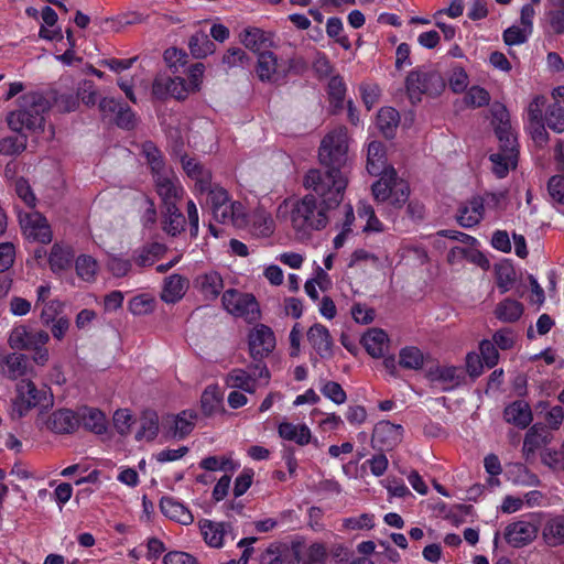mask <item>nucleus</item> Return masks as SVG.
<instances>
[{
	"label": "nucleus",
	"mask_w": 564,
	"mask_h": 564,
	"mask_svg": "<svg viewBox=\"0 0 564 564\" xmlns=\"http://www.w3.org/2000/svg\"><path fill=\"white\" fill-rule=\"evenodd\" d=\"M304 186L319 196L321 202L315 195L306 194L302 198L285 199L278 208L279 217L289 214L291 227L301 239L327 227L329 212L337 208L343 200L345 181L340 177H324L322 171L311 170L304 177Z\"/></svg>",
	"instance_id": "1"
},
{
	"label": "nucleus",
	"mask_w": 564,
	"mask_h": 564,
	"mask_svg": "<svg viewBox=\"0 0 564 564\" xmlns=\"http://www.w3.org/2000/svg\"><path fill=\"white\" fill-rule=\"evenodd\" d=\"M348 135L345 128L329 132L322 141L318 156L321 163L327 169L322 176L332 180L344 178L345 188L348 185Z\"/></svg>",
	"instance_id": "2"
},
{
	"label": "nucleus",
	"mask_w": 564,
	"mask_h": 564,
	"mask_svg": "<svg viewBox=\"0 0 564 564\" xmlns=\"http://www.w3.org/2000/svg\"><path fill=\"white\" fill-rule=\"evenodd\" d=\"M53 404L54 394L46 384L39 387L31 379H21L14 387L12 413L18 417L25 416L33 409L48 411Z\"/></svg>",
	"instance_id": "3"
},
{
	"label": "nucleus",
	"mask_w": 564,
	"mask_h": 564,
	"mask_svg": "<svg viewBox=\"0 0 564 564\" xmlns=\"http://www.w3.org/2000/svg\"><path fill=\"white\" fill-rule=\"evenodd\" d=\"M47 108V101L39 93L24 94L19 100V109L8 113L7 122L11 130L37 131L44 126L43 113Z\"/></svg>",
	"instance_id": "4"
},
{
	"label": "nucleus",
	"mask_w": 564,
	"mask_h": 564,
	"mask_svg": "<svg viewBox=\"0 0 564 564\" xmlns=\"http://www.w3.org/2000/svg\"><path fill=\"white\" fill-rule=\"evenodd\" d=\"M378 176L379 180L371 186L375 200L394 209L402 208L410 196L408 182L398 175L395 169H388Z\"/></svg>",
	"instance_id": "5"
},
{
	"label": "nucleus",
	"mask_w": 564,
	"mask_h": 564,
	"mask_svg": "<svg viewBox=\"0 0 564 564\" xmlns=\"http://www.w3.org/2000/svg\"><path fill=\"white\" fill-rule=\"evenodd\" d=\"M250 369L251 372L240 368L230 370L225 378L226 386L252 394L257 391L261 381L262 384L269 383L270 372L267 366L258 364L250 367Z\"/></svg>",
	"instance_id": "6"
},
{
	"label": "nucleus",
	"mask_w": 564,
	"mask_h": 564,
	"mask_svg": "<svg viewBox=\"0 0 564 564\" xmlns=\"http://www.w3.org/2000/svg\"><path fill=\"white\" fill-rule=\"evenodd\" d=\"M540 525V516L538 513H529L506 527L505 539L513 547L524 546L536 538Z\"/></svg>",
	"instance_id": "7"
},
{
	"label": "nucleus",
	"mask_w": 564,
	"mask_h": 564,
	"mask_svg": "<svg viewBox=\"0 0 564 564\" xmlns=\"http://www.w3.org/2000/svg\"><path fill=\"white\" fill-rule=\"evenodd\" d=\"M224 308L236 317H242L247 322L259 318V305L254 296L240 293L236 290H227L221 297Z\"/></svg>",
	"instance_id": "8"
},
{
	"label": "nucleus",
	"mask_w": 564,
	"mask_h": 564,
	"mask_svg": "<svg viewBox=\"0 0 564 564\" xmlns=\"http://www.w3.org/2000/svg\"><path fill=\"white\" fill-rule=\"evenodd\" d=\"M197 413L184 410L178 414H166L162 417V436L165 440H184L195 426Z\"/></svg>",
	"instance_id": "9"
},
{
	"label": "nucleus",
	"mask_w": 564,
	"mask_h": 564,
	"mask_svg": "<svg viewBox=\"0 0 564 564\" xmlns=\"http://www.w3.org/2000/svg\"><path fill=\"white\" fill-rule=\"evenodd\" d=\"M276 339L271 327L264 324L254 325L248 334V347L252 359L262 360L275 348Z\"/></svg>",
	"instance_id": "10"
},
{
	"label": "nucleus",
	"mask_w": 564,
	"mask_h": 564,
	"mask_svg": "<svg viewBox=\"0 0 564 564\" xmlns=\"http://www.w3.org/2000/svg\"><path fill=\"white\" fill-rule=\"evenodd\" d=\"M20 225L25 237L30 240L41 243L52 241V230L46 218L39 212H29L19 214Z\"/></svg>",
	"instance_id": "11"
},
{
	"label": "nucleus",
	"mask_w": 564,
	"mask_h": 564,
	"mask_svg": "<svg viewBox=\"0 0 564 564\" xmlns=\"http://www.w3.org/2000/svg\"><path fill=\"white\" fill-rule=\"evenodd\" d=\"M50 341V335L45 330H32L24 325L15 326L11 329L8 344L12 349L30 350L37 345H46Z\"/></svg>",
	"instance_id": "12"
},
{
	"label": "nucleus",
	"mask_w": 564,
	"mask_h": 564,
	"mask_svg": "<svg viewBox=\"0 0 564 564\" xmlns=\"http://www.w3.org/2000/svg\"><path fill=\"white\" fill-rule=\"evenodd\" d=\"M518 156L519 150L517 142L499 143V150L489 156L494 174L499 178L506 177L510 170L517 167Z\"/></svg>",
	"instance_id": "13"
},
{
	"label": "nucleus",
	"mask_w": 564,
	"mask_h": 564,
	"mask_svg": "<svg viewBox=\"0 0 564 564\" xmlns=\"http://www.w3.org/2000/svg\"><path fill=\"white\" fill-rule=\"evenodd\" d=\"M442 87V78L435 73L411 72L406 77V89L411 98L419 99L422 94H437Z\"/></svg>",
	"instance_id": "14"
},
{
	"label": "nucleus",
	"mask_w": 564,
	"mask_h": 564,
	"mask_svg": "<svg viewBox=\"0 0 564 564\" xmlns=\"http://www.w3.org/2000/svg\"><path fill=\"white\" fill-rule=\"evenodd\" d=\"M156 192L164 206L177 204L184 194V189L177 177L167 169L153 175Z\"/></svg>",
	"instance_id": "15"
},
{
	"label": "nucleus",
	"mask_w": 564,
	"mask_h": 564,
	"mask_svg": "<svg viewBox=\"0 0 564 564\" xmlns=\"http://www.w3.org/2000/svg\"><path fill=\"white\" fill-rule=\"evenodd\" d=\"M186 82L183 78H172L165 74L156 75L152 85V94L158 99L172 97L183 100L186 98Z\"/></svg>",
	"instance_id": "16"
},
{
	"label": "nucleus",
	"mask_w": 564,
	"mask_h": 564,
	"mask_svg": "<svg viewBox=\"0 0 564 564\" xmlns=\"http://www.w3.org/2000/svg\"><path fill=\"white\" fill-rule=\"evenodd\" d=\"M0 373L10 380L24 379L33 373V367L26 355L9 352L0 356Z\"/></svg>",
	"instance_id": "17"
},
{
	"label": "nucleus",
	"mask_w": 564,
	"mask_h": 564,
	"mask_svg": "<svg viewBox=\"0 0 564 564\" xmlns=\"http://www.w3.org/2000/svg\"><path fill=\"white\" fill-rule=\"evenodd\" d=\"M198 528L205 543L209 547L220 549L225 544V539L231 532V525L227 522H217L209 519L198 521Z\"/></svg>",
	"instance_id": "18"
},
{
	"label": "nucleus",
	"mask_w": 564,
	"mask_h": 564,
	"mask_svg": "<svg viewBox=\"0 0 564 564\" xmlns=\"http://www.w3.org/2000/svg\"><path fill=\"white\" fill-rule=\"evenodd\" d=\"M243 228L253 237L268 238L275 230V221L268 210L257 208L251 214H247V224Z\"/></svg>",
	"instance_id": "19"
},
{
	"label": "nucleus",
	"mask_w": 564,
	"mask_h": 564,
	"mask_svg": "<svg viewBox=\"0 0 564 564\" xmlns=\"http://www.w3.org/2000/svg\"><path fill=\"white\" fill-rule=\"evenodd\" d=\"M278 435L282 440L293 442L299 446H305L312 442L318 445V441L313 440L312 431L305 423L282 421L278 424Z\"/></svg>",
	"instance_id": "20"
},
{
	"label": "nucleus",
	"mask_w": 564,
	"mask_h": 564,
	"mask_svg": "<svg viewBox=\"0 0 564 564\" xmlns=\"http://www.w3.org/2000/svg\"><path fill=\"white\" fill-rule=\"evenodd\" d=\"M552 441L547 429L541 424L532 425L525 433L522 446V454L527 462H531L535 453Z\"/></svg>",
	"instance_id": "21"
},
{
	"label": "nucleus",
	"mask_w": 564,
	"mask_h": 564,
	"mask_svg": "<svg viewBox=\"0 0 564 564\" xmlns=\"http://www.w3.org/2000/svg\"><path fill=\"white\" fill-rule=\"evenodd\" d=\"M484 215V199L481 196H473L460 205L456 219L462 227L471 228L481 221Z\"/></svg>",
	"instance_id": "22"
},
{
	"label": "nucleus",
	"mask_w": 564,
	"mask_h": 564,
	"mask_svg": "<svg viewBox=\"0 0 564 564\" xmlns=\"http://www.w3.org/2000/svg\"><path fill=\"white\" fill-rule=\"evenodd\" d=\"M214 218L225 225H232L237 228L247 224V213L242 203L230 200L226 205L218 206L213 212Z\"/></svg>",
	"instance_id": "23"
},
{
	"label": "nucleus",
	"mask_w": 564,
	"mask_h": 564,
	"mask_svg": "<svg viewBox=\"0 0 564 564\" xmlns=\"http://www.w3.org/2000/svg\"><path fill=\"white\" fill-rule=\"evenodd\" d=\"M503 419L518 429H527L533 421V413L525 400H516L506 405Z\"/></svg>",
	"instance_id": "24"
},
{
	"label": "nucleus",
	"mask_w": 564,
	"mask_h": 564,
	"mask_svg": "<svg viewBox=\"0 0 564 564\" xmlns=\"http://www.w3.org/2000/svg\"><path fill=\"white\" fill-rule=\"evenodd\" d=\"M188 286L189 281L187 278L177 273L171 274L163 281L161 300L166 304H175L184 297Z\"/></svg>",
	"instance_id": "25"
},
{
	"label": "nucleus",
	"mask_w": 564,
	"mask_h": 564,
	"mask_svg": "<svg viewBox=\"0 0 564 564\" xmlns=\"http://www.w3.org/2000/svg\"><path fill=\"white\" fill-rule=\"evenodd\" d=\"M361 344L371 357L381 358L389 350L390 339L384 330L371 328L364 334Z\"/></svg>",
	"instance_id": "26"
},
{
	"label": "nucleus",
	"mask_w": 564,
	"mask_h": 564,
	"mask_svg": "<svg viewBox=\"0 0 564 564\" xmlns=\"http://www.w3.org/2000/svg\"><path fill=\"white\" fill-rule=\"evenodd\" d=\"M492 126L499 143L517 142L510 123V115L502 105H494L491 108Z\"/></svg>",
	"instance_id": "27"
},
{
	"label": "nucleus",
	"mask_w": 564,
	"mask_h": 564,
	"mask_svg": "<svg viewBox=\"0 0 564 564\" xmlns=\"http://www.w3.org/2000/svg\"><path fill=\"white\" fill-rule=\"evenodd\" d=\"M78 424L82 423L83 426L95 433V434H104L108 429V420L106 414L97 409L91 406H83L77 412Z\"/></svg>",
	"instance_id": "28"
},
{
	"label": "nucleus",
	"mask_w": 564,
	"mask_h": 564,
	"mask_svg": "<svg viewBox=\"0 0 564 564\" xmlns=\"http://www.w3.org/2000/svg\"><path fill=\"white\" fill-rule=\"evenodd\" d=\"M195 289L207 300L216 299L224 289V281L217 271L198 274L194 280Z\"/></svg>",
	"instance_id": "29"
},
{
	"label": "nucleus",
	"mask_w": 564,
	"mask_h": 564,
	"mask_svg": "<svg viewBox=\"0 0 564 564\" xmlns=\"http://www.w3.org/2000/svg\"><path fill=\"white\" fill-rule=\"evenodd\" d=\"M160 509L166 518L182 525H188L194 521L189 509L173 497H163L160 501Z\"/></svg>",
	"instance_id": "30"
},
{
	"label": "nucleus",
	"mask_w": 564,
	"mask_h": 564,
	"mask_svg": "<svg viewBox=\"0 0 564 564\" xmlns=\"http://www.w3.org/2000/svg\"><path fill=\"white\" fill-rule=\"evenodd\" d=\"M307 340L322 358H329L333 354V340L328 329L322 324H314L307 330Z\"/></svg>",
	"instance_id": "31"
},
{
	"label": "nucleus",
	"mask_w": 564,
	"mask_h": 564,
	"mask_svg": "<svg viewBox=\"0 0 564 564\" xmlns=\"http://www.w3.org/2000/svg\"><path fill=\"white\" fill-rule=\"evenodd\" d=\"M256 73L261 82H275L282 73L276 55L270 51L259 53Z\"/></svg>",
	"instance_id": "32"
},
{
	"label": "nucleus",
	"mask_w": 564,
	"mask_h": 564,
	"mask_svg": "<svg viewBox=\"0 0 564 564\" xmlns=\"http://www.w3.org/2000/svg\"><path fill=\"white\" fill-rule=\"evenodd\" d=\"M402 426L388 421L380 422L373 430V441L382 448L389 449L402 440Z\"/></svg>",
	"instance_id": "33"
},
{
	"label": "nucleus",
	"mask_w": 564,
	"mask_h": 564,
	"mask_svg": "<svg viewBox=\"0 0 564 564\" xmlns=\"http://www.w3.org/2000/svg\"><path fill=\"white\" fill-rule=\"evenodd\" d=\"M241 43L250 51L261 53V50L273 45L272 35L262 29L249 26L240 34Z\"/></svg>",
	"instance_id": "34"
},
{
	"label": "nucleus",
	"mask_w": 564,
	"mask_h": 564,
	"mask_svg": "<svg viewBox=\"0 0 564 564\" xmlns=\"http://www.w3.org/2000/svg\"><path fill=\"white\" fill-rule=\"evenodd\" d=\"M160 431L162 432V420L154 411H144L140 417L139 430L135 433L138 442H152L154 441Z\"/></svg>",
	"instance_id": "35"
},
{
	"label": "nucleus",
	"mask_w": 564,
	"mask_h": 564,
	"mask_svg": "<svg viewBox=\"0 0 564 564\" xmlns=\"http://www.w3.org/2000/svg\"><path fill=\"white\" fill-rule=\"evenodd\" d=\"M366 167L368 173L375 176L384 173L388 169H394L387 164L386 151L381 142L372 141L368 144Z\"/></svg>",
	"instance_id": "36"
},
{
	"label": "nucleus",
	"mask_w": 564,
	"mask_h": 564,
	"mask_svg": "<svg viewBox=\"0 0 564 564\" xmlns=\"http://www.w3.org/2000/svg\"><path fill=\"white\" fill-rule=\"evenodd\" d=\"M182 165L188 177L196 182L195 187L199 193H205L212 182V173L202 166L195 159L182 158Z\"/></svg>",
	"instance_id": "37"
},
{
	"label": "nucleus",
	"mask_w": 564,
	"mask_h": 564,
	"mask_svg": "<svg viewBox=\"0 0 564 564\" xmlns=\"http://www.w3.org/2000/svg\"><path fill=\"white\" fill-rule=\"evenodd\" d=\"M46 424L55 433H72L78 426L77 413L59 409L50 415Z\"/></svg>",
	"instance_id": "38"
},
{
	"label": "nucleus",
	"mask_w": 564,
	"mask_h": 564,
	"mask_svg": "<svg viewBox=\"0 0 564 564\" xmlns=\"http://www.w3.org/2000/svg\"><path fill=\"white\" fill-rule=\"evenodd\" d=\"M429 377L434 382L443 383L444 389L448 390L462 382L463 371L455 366H438L430 370Z\"/></svg>",
	"instance_id": "39"
},
{
	"label": "nucleus",
	"mask_w": 564,
	"mask_h": 564,
	"mask_svg": "<svg viewBox=\"0 0 564 564\" xmlns=\"http://www.w3.org/2000/svg\"><path fill=\"white\" fill-rule=\"evenodd\" d=\"M542 534L549 545H560L564 542V516H552L543 523Z\"/></svg>",
	"instance_id": "40"
},
{
	"label": "nucleus",
	"mask_w": 564,
	"mask_h": 564,
	"mask_svg": "<svg viewBox=\"0 0 564 564\" xmlns=\"http://www.w3.org/2000/svg\"><path fill=\"white\" fill-rule=\"evenodd\" d=\"M199 467L207 471H235L240 463L234 459L232 454L223 456H207L199 462Z\"/></svg>",
	"instance_id": "41"
},
{
	"label": "nucleus",
	"mask_w": 564,
	"mask_h": 564,
	"mask_svg": "<svg viewBox=\"0 0 564 564\" xmlns=\"http://www.w3.org/2000/svg\"><path fill=\"white\" fill-rule=\"evenodd\" d=\"M523 314V305L511 299L501 301L495 310L496 317L505 323H513L518 321Z\"/></svg>",
	"instance_id": "42"
},
{
	"label": "nucleus",
	"mask_w": 564,
	"mask_h": 564,
	"mask_svg": "<svg viewBox=\"0 0 564 564\" xmlns=\"http://www.w3.org/2000/svg\"><path fill=\"white\" fill-rule=\"evenodd\" d=\"M73 250L70 247H65L55 243L52 247L48 263L53 272L57 273L69 267L73 259Z\"/></svg>",
	"instance_id": "43"
},
{
	"label": "nucleus",
	"mask_w": 564,
	"mask_h": 564,
	"mask_svg": "<svg viewBox=\"0 0 564 564\" xmlns=\"http://www.w3.org/2000/svg\"><path fill=\"white\" fill-rule=\"evenodd\" d=\"M399 121V112L391 107L381 108L377 115V127L387 138L393 135Z\"/></svg>",
	"instance_id": "44"
},
{
	"label": "nucleus",
	"mask_w": 564,
	"mask_h": 564,
	"mask_svg": "<svg viewBox=\"0 0 564 564\" xmlns=\"http://www.w3.org/2000/svg\"><path fill=\"white\" fill-rule=\"evenodd\" d=\"M425 361L424 354L415 346H405L400 349L399 364L401 367L411 370H420Z\"/></svg>",
	"instance_id": "45"
},
{
	"label": "nucleus",
	"mask_w": 564,
	"mask_h": 564,
	"mask_svg": "<svg viewBox=\"0 0 564 564\" xmlns=\"http://www.w3.org/2000/svg\"><path fill=\"white\" fill-rule=\"evenodd\" d=\"M185 219L177 208L176 204L165 206L164 231L171 236H176L184 229Z\"/></svg>",
	"instance_id": "46"
},
{
	"label": "nucleus",
	"mask_w": 564,
	"mask_h": 564,
	"mask_svg": "<svg viewBox=\"0 0 564 564\" xmlns=\"http://www.w3.org/2000/svg\"><path fill=\"white\" fill-rule=\"evenodd\" d=\"M78 278L86 282H93L98 272V263L91 256L82 254L75 261Z\"/></svg>",
	"instance_id": "47"
},
{
	"label": "nucleus",
	"mask_w": 564,
	"mask_h": 564,
	"mask_svg": "<svg viewBox=\"0 0 564 564\" xmlns=\"http://www.w3.org/2000/svg\"><path fill=\"white\" fill-rule=\"evenodd\" d=\"M358 216L360 219L366 220V225L362 228L365 232H382L384 230L383 224L376 216L371 205L360 203L358 206Z\"/></svg>",
	"instance_id": "48"
},
{
	"label": "nucleus",
	"mask_w": 564,
	"mask_h": 564,
	"mask_svg": "<svg viewBox=\"0 0 564 564\" xmlns=\"http://www.w3.org/2000/svg\"><path fill=\"white\" fill-rule=\"evenodd\" d=\"M544 122L549 129L555 133L564 131V107L556 102L549 106L545 111Z\"/></svg>",
	"instance_id": "49"
},
{
	"label": "nucleus",
	"mask_w": 564,
	"mask_h": 564,
	"mask_svg": "<svg viewBox=\"0 0 564 564\" xmlns=\"http://www.w3.org/2000/svg\"><path fill=\"white\" fill-rule=\"evenodd\" d=\"M154 308L155 299L147 293L133 296L128 303V310L133 315H147L152 313Z\"/></svg>",
	"instance_id": "50"
},
{
	"label": "nucleus",
	"mask_w": 564,
	"mask_h": 564,
	"mask_svg": "<svg viewBox=\"0 0 564 564\" xmlns=\"http://www.w3.org/2000/svg\"><path fill=\"white\" fill-rule=\"evenodd\" d=\"M189 50L194 57L204 58L214 53L215 44L204 33H197L189 40Z\"/></svg>",
	"instance_id": "51"
},
{
	"label": "nucleus",
	"mask_w": 564,
	"mask_h": 564,
	"mask_svg": "<svg viewBox=\"0 0 564 564\" xmlns=\"http://www.w3.org/2000/svg\"><path fill=\"white\" fill-rule=\"evenodd\" d=\"M221 394L217 386H208L200 398L202 410L205 414L212 415L221 404Z\"/></svg>",
	"instance_id": "52"
},
{
	"label": "nucleus",
	"mask_w": 564,
	"mask_h": 564,
	"mask_svg": "<svg viewBox=\"0 0 564 564\" xmlns=\"http://www.w3.org/2000/svg\"><path fill=\"white\" fill-rule=\"evenodd\" d=\"M142 155L147 160L151 167L152 174L155 175L166 170L162 154L160 150L152 142H145L142 144Z\"/></svg>",
	"instance_id": "53"
},
{
	"label": "nucleus",
	"mask_w": 564,
	"mask_h": 564,
	"mask_svg": "<svg viewBox=\"0 0 564 564\" xmlns=\"http://www.w3.org/2000/svg\"><path fill=\"white\" fill-rule=\"evenodd\" d=\"M28 139L24 134L9 135L0 140V154L17 155L26 148Z\"/></svg>",
	"instance_id": "54"
},
{
	"label": "nucleus",
	"mask_w": 564,
	"mask_h": 564,
	"mask_svg": "<svg viewBox=\"0 0 564 564\" xmlns=\"http://www.w3.org/2000/svg\"><path fill=\"white\" fill-rule=\"evenodd\" d=\"M163 252L164 247L161 243H152L137 252L135 262L141 267L152 265Z\"/></svg>",
	"instance_id": "55"
},
{
	"label": "nucleus",
	"mask_w": 564,
	"mask_h": 564,
	"mask_svg": "<svg viewBox=\"0 0 564 564\" xmlns=\"http://www.w3.org/2000/svg\"><path fill=\"white\" fill-rule=\"evenodd\" d=\"M343 22L337 17H332L326 22V33L329 37L336 40V42L345 50H349L351 44L347 35L343 34Z\"/></svg>",
	"instance_id": "56"
},
{
	"label": "nucleus",
	"mask_w": 564,
	"mask_h": 564,
	"mask_svg": "<svg viewBox=\"0 0 564 564\" xmlns=\"http://www.w3.org/2000/svg\"><path fill=\"white\" fill-rule=\"evenodd\" d=\"M531 34L530 31L517 23L505 30L503 41L509 46L521 45L529 40Z\"/></svg>",
	"instance_id": "57"
},
{
	"label": "nucleus",
	"mask_w": 564,
	"mask_h": 564,
	"mask_svg": "<svg viewBox=\"0 0 564 564\" xmlns=\"http://www.w3.org/2000/svg\"><path fill=\"white\" fill-rule=\"evenodd\" d=\"M343 527L346 530H370L375 527V516L362 513L357 517H350L343 520Z\"/></svg>",
	"instance_id": "58"
},
{
	"label": "nucleus",
	"mask_w": 564,
	"mask_h": 564,
	"mask_svg": "<svg viewBox=\"0 0 564 564\" xmlns=\"http://www.w3.org/2000/svg\"><path fill=\"white\" fill-rule=\"evenodd\" d=\"M322 394L333 401L335 404H344L347 400V394L345 390L338 382L335 381H325L321 386Z\"/></svg>",
	"instance_id": "59"
},
{
	"label": "nucleus",
	"mask_w": 564,
	"mask_h": 564,
	"mask_svg": "<svg viewBox=\"0 0 564 564\" xmlns=\"http://www.w3.org/2000/svg\"><path fill=\"white\" fill-rule=\"evenodd\" d=\"M481 199H484V208L487 207L489 210L501 212L507 206L508 192H487L481 196Z\"/></svg>",
	"instance_id": "60"
},
{
	"label": "nucleus",
	"mask_w": 564,
	"mask_h": 564,
	"mask_svg": "<svg viewBox=\"0 0 564 564\" xmlns=\"http://www.w3.org/2000/svg\"><path fill=\"white\" fill-rule=\"evenodd\" d=\"M448 83L454 93H464L469 84L467 72L462 66H455L451 72Z\"/></svg>",
	"instance_id": "61"
},
{
	"label": "nucleus",
	"mask_w": 564,
	"mask_h": 564,
	"mask_svg": "<svg viewBox=\"0 0 564 564\" xmlns=\"http://www.w3.org/2000/svg\"><path fill=\"white\" fill-rule=\"evenodd\" d=\"M490 101L489 93L480 87L473 86L468 89L465 96V102L471 107H484L487 106Z\"/></svg>",
	"instance_id": "62"
},
{
	"label": "nucleus",
	"mask_w": 564,
	"mask_h": 564,
	"mask_svg": "<svg viewBox=\"0 0 564 564\" xmlns=\"http://www.w3.org/2000/svg\"><path fill=\"white\" fill-rule=\"evenodd\" d=\"M63 310V304L58 300H50L46 303H43V307L41 310L40 318L43 325L50 326L51 322H54L58 318Z\"/></svg>",
	"instance_id": "63"
},
{
	"label": "nucleus",
	"mask_w": 564,
	"mask_h": 564,
	"mask_svg": "<svg viewBox=\"0 0 564 564\" xmlns=\"http://www.w3.org/2000/svg\"><path fill=\"white\" fill-rule=\"evenodd\" d=\"M133 423V415L128 409H119L113 413V426L121 435H127Z\"/></svg>",
	"instance_id": "64"
}]
</instances>
